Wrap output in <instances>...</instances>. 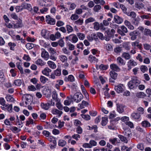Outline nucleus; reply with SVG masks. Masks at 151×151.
Wrapping results in <instances>:
<instances>
[{"label": "nucleus", "instance_id": "nucleus-7", "mask_svg": "<svg viewBox=\"0 0 151 151\" xmlns=\"http://www.w3.org/2000/svg\"><path fill=\"white\" fill-rule=\"evenodd\" d=\"M137 65V62L133 60H130L127 63V66L128 67V70H130L132 67H134Z\"/></svg>", "mask_w": 151, "mask_h": 151}, {"label": "nucleus", "instance_id": "nucleus-24", "mask_svg": "<svg viewBox=\"0 0 151 151\" xmlns=\"http://www.w3.org/2000/svg\"><path fill=\"white\" fill-rule=\"evenodd\" d=\"M64 80L66 82H73L75 80V78L73 75H71L68 76V77H65L64 78Z\"/></svg>", "mask_w": 151, "mask_h": 151}, {"label": "nucleus", "instance_id": "nucleus-43", "mask_svg": "<svg viewBox=\"0 0 151 151\" xmlns=\"http://www.w3.org/2000/svg\"><path fill=\"white\" fill-rule=\"evenodd\" d=\"M5 98L6 101H8L11 102H13L14 101V99L12 97V96L10 95H7Z\"/></svg>", "mask_w": 151, "mask_h": 151}, {"label": "nucleus", "instance_id": "nucleus-55", "mask_svg": "<svg viewBox=\"0 0 151 151\" xmlns=\"http://www.w3.org/2000/svg\"><path fill=\"white\" fill-rule=\"evenodd\" d=\"M66 144V142L65 141L61 139L59 140L58 143V145L59 146L61 147H63L65 146Z\"/></svg>", "mask_w": 151, "mask_h": 151}, {"label": "nucleus", "instance_id": "nucleus-13", "mask_svg": "<svg viewBox=\"0 0 151 151\" xmlns=\"http://www.w3.org/2000/svg\"><path fill=\"white\" fill-rule=\"evenodd\" d=\"M131 81L135 83V84L137 86L140 83V81L139 78L136 76L132 77Z\"/></svg>", "mask_w": 151, "mask_h": 151}, {"label": "nucleus", "instance_id": "nucleus-12", "mask_svg": "<svg viewBox=\"0 0 151 151\" xmlns=\"http://www.w3.org/2000/svg\"><path fill=\"white\" fill-rule=\"evenodd\" d=\"M21 6L23 9H26L30 11H32V9L31 5L27 3H24L22 4Z\"/></svg>", "mask_w": 151, "mask_h": 151}, {"label": "nucleus", "instance_id": "nucleus-21", "mask_svg": "<svg viewBox=\"0 0 151 151\" xmlns=\"http://www.w3.org/2000/svg\"><path fill=\"white\" fill-rule=\"evenodd\" d=\"M96 68L97 70L100 69L101 70H105L108 68V66L106 65L101 64L99 65H96Z\"/></svg>", "mask_w": 151, "mask_h": 151}, {"label": "nucleus", "instance_id": "nucleus-29", "mask_svg": "<svg viewBox=\"0 0 151 151\" xmlns=\"http://www.w3.org/2000/svg\"><path fill=\"white\" fill-rule=\"evenodd\" d=\"M32 97L31 95L27 94L24 95L22 97V100H32Z\"/></svg>", "mask_w": 151, "mask_h": 151}, {"label": "nucleus", "instance_id": "nucleus-16", "mask_svg": "<svg viewBox=\"0 0 151 151\" xmlns=\"http://www.w3.org/2000/svg\"><path fill=\"white\" fill-rule=\"evenodd\" d=\"M72 99L71 96L70 97H67V99L64 101V104L65 106H69L72 102Z\"/></svg>", "mask_w": 151, "mask_h": 151}, {"label": "nucleus", "instance_id": "nucleus-35", "mask_svg": "<svg viewBox=\"0 0 151 151\" xmlns=\"http://www.w3.org/2000/svg\"><path fill=\"white\" fill-rule=\"evenodd\" d=\"M110 75L111 78L114 80L116 78L117 74L113 71H111L110 72Z\"/></svg>", "mask_w": 151, "mask_h": 151}, {"label": "nucleus", "instance_id": "nucleus-49", "mask_svg": "<svg viewBox=\"0 0 151 151\" xmlns=\"http://www.w3.org/2000/svg\"><path fill=\"white\" fill-rule=\"evenodd\" d=\"M77 36L80 40H83L85 38V35L83 33H77Z\"/></svg>", "mask_w": 151, "mask_h": 151}, {"label": "nucleus", "instance_id": "nucleus-33", "mask_svg": "<svg viewBox=\"0 0 151 151\" xmlns=\"http://www.w3.org/2000/svg\"><path fill=\"white\" fill-rule=\"evenodd\" d=\"M141 124L143 127L145 128L149 127L150 126V123L146 120L142 121L141 123Z\"/></svg>", "mask_w": 151, "mask_h": 151}, {"label": "nucleus", "instance_id": "nucleus-36", "mask_svg": "<svg viewBox=\"0 0 151 151\" xmlns=\"http://www.w3.org/2000/svg\"><path fill=\"white\" fill-rule=\"evenodd\" d=\"M48 65L52 69H54L56 67V65L55 63L51 61H48Z\"/></svg>", "mask_w": 151, "mask_h": 151}, {"label": "nucleus", "instance_id": "nucleus-15", "mask_svg": "<svg viewBox=\"0 0 151 151\" xmlns=\"http://www.w3.org/2000/svg\"><path fill=\"white\" fill-rule=\"evenodd\" d=\"M89 104L88 102L84 101H83L81 104H78V106L80 109L84 108L85 106H87Z\"/></svg>", "mask_w": 151, "mask_h": 151}, {"label": "nucleus", "instance_id": "nucleus-2", "mask_svg": "<svg viewBox=\"0 0 151 151\" xmlns=\"http://www.w3.org/2000/svg\"><path fill=\"white\" fill-rule=\"evenodd\" d=\"M74 101L77 103L80 102L83 98V96L82 94L79 92H77L75 93L73 96H71Z\"/></svg>", "mask_w": 151, "mask_h": 151}, {"label": "nucleus", "instance_id": "nucleus-22", "mask_svg": "<svg viewBox=\"0 0 151 151\" xmlns=\"http://www.w3.org/2000/svg\"><path fill=\"white\" fill-rule=\"evenodd\" d=\"M116 61L117 63L120 65H123L125 64V62L124 61V60L120 57L117 58Z\"/></svg>", "mask_w": 151, "mask_h": 151}, {"label": "nucleus", "instance_id": "nucleus-42", "mask_svg": "<svg viewBox=\"0 0 151 151\" xmlns=\"http://www.w3.org/2000/svg\"><path fill=\"white\" fill-rule=\"evenodd\" d=\"M122 57L126 60H129L131 58V56L128 53L124 52L122 54Z\"/></svg>", "mask_w": 151, "mask_h": 151}, {"label": "nucleus", "instance_id": "nucleus-63", "mask_svg": "<svg viewBox=\"0 0 151 151\" xmlns=\"http://www.w3.org/2000/svg\"><path fill=\"white\" fill-rule=\"evenodd\" d=\"M93 28L96 30H98L100 29V24L98 22H95L93 23Z\"/></svg>", "mask_w": 151, "mask_h": 151}, {"label": "nucleus", "instance_id": "nucleus-57", "mask_svg": "<svg viewBox=\"0 0 151 151\" xmlns=\"http://www.w3.org/2000/svg\"><path fill=\"white\" fill-rule=\"evenodd\" d=\"M55 75L57 76H60L61 74V70L60 68H58L54 72Z\"/></svg>", "mask_w": 151, "mask_h": 151}, {"label": "nucleus", "instance_id": "nucleus-19", "mask_svg": "<svg viewBox=\"0 0 151 151\" xmlns=\"http://www.w3.org/2000/svg\"><path fill=\"white\" fill-rule=\"evenodd\" d=\"M114 19L115 22L118 24H121L123 21L122 19L118 16H115Z\"/></svg>", "mask_w": 151, "mask_h": 151}, {"label": "nucleus", "instance_id": "nucleus-38", "mask_svg": "<svg viewBox=\"0 0 151 151\" xmlns=\"http://www.w3.org/2000/svg\"><path fill=\"white\" fill-rule=\"evenodd\" d=\"M8 136H9V137H7V136H6L5 138L3 139V140L6 142H8L12 141V135L10 134L9 135H8Z\"/></svg>", "mask_w": 151, "mask_h": 151}, {"label": "nucleus", "instance_id": "nucleus-23", "mask_svg": "<svg viewBox=\"0 0 151 151\" xmlns=\"http://www.w3.org/2000/svg\"><path fill=\"white\" fill-rule=\"evenodd\" d=\"M125 25L127 27L128 29L131 30H133L134 29V27L132 25L131 23L127 20H125L124 22Z\"/></svg>", "mask_w": 151, "mask_h": 151}, {"label": "nucleus", "instance_id": "nucleus-34", "mask_svg": "<svg viewBox=\"0 0 151 151\" xmlns=\"http://www.w3.org/2000/svg\"><path fill=\"white\" fill-rule=\"evenodd\" d=\"M59 59L63 63L67 62V58L66 56L63 55H60L59 56Z\"/></svg>", "mask_w": 151, "mask_h": 151}, {"label": "nucleus", "instance_id": "nucleus-52", "mask_svg": "<svg viewBox=\"0 0 151 151\" xmlns=\"http://www.w3.org/2000/svg\"><path fill=\"white\" fill-rule=\"evenodd\" d=\"M22 101H23V105L25 107H27L28 106L30 105L32 102V100H22Z\"/></svg>", "mask_w": 151, "mask_h": 151}, {"label": "nucleus", "instance_id": "nucleus-14", "mask_svg": "<svg viewBox=\"0 0 151 151\" xmlns=\"http://www.w3.org/2000/svg\"><path fill=\"white\" fill-rule=\"evenodd\" d=\"M117 110L119 113H122L124 111V106L122 104H116Z\"/></svg>", "mask_w": 151, "mask_h": 151}, {"label": "nucleus", "instance_id": "nucleus-20", "mask_svg": "<svg viewBox=\"0 0 151 151\" xmlns=\"http://www.w3.org/2000/svg\"><path fill=\"white\" fill-rule=\"evenodd\" d=\"M55 23V19L51 18L50 15H48V24L51 25H54Z\"/></svg>", "mask_w": 151, "mask_h": 151}, {"label": "nucleus", "instance_id": "nucleus-30", "mask_svg": "<svg viewBox=\"0 0 151 151\" xmlns=\"http://www.w3.org/2000/svg\"><path fill=\"white\" fill-rule=\"evenodd\" d=\"M128 85L130 89L135 88L137 86V85L135 84V83L131 81L128 83Z\"/></svg>", "mask_w": 151, "mask_h": 151}, {"label": "nucleus", "instance_id": "nucleus-40", "mask_svg": "<svg viewBox=\"0 0 151 151\" xmlns=\"http://www.w3.org/2000/svg\"><path fill=\"white\" fill-rule=\"evenodd\" d=\"M36 64L37 65L42 66L45 65L46 63L40 59H38L36 62Z\"/></svg>", "mask_w": 151, "mask_h": 151}, {"label": "nucleus", "instance_id": "nucleus-60", "mask_svg": "<svg viewBox=\"0 0 151 151\" xmlns=\"http://www.w3.org/2000/svg\"><path fill=\"white\" fill-rule=\"evenodd\" d=\"M68 4L69 5V9L70 10L74 9L76 7V5L74 3H69Z\"/></svg>", "mask_w": 151, "mask_h": 151}, {"label": "nucleus", "instance_id": "nucleus-58", "mask_svg": "<svg viewBox=\"0 0 151 151\" xmlns=\"http://www.w3.org/2000/svg\"><path fill=\"white\" fill-rule=\"evenodd\" d=\"M47 78L43 76H41L40 78V82L43 84L45 83L47 81Z\"/></svg>", "mask_w": 151, "mask_h": 151}, {"label": "nucleus", "instance_id": "nucleus-50", "mask_svg": "<svg viewBox=\"0 0 151 151\" xmlns=\"http://www.w3.org/2000/svg\"><path fill=\"white\" fill-rule=\"evenodd\" d=\"M4 25L9 29H14V23H5L4 24Z\"/></svg>", "mask_w": 151, "mask_h": 151}, {"label": "nucleus", "instance_id": "nucleus-9", "mask_svg": "<svg viewBox=\"0 0 151 151\" xmlns=\"http://www.w3.org/2000/svg\"><path fill=\"white\" fill-rule=\"evenodd\" d=\"M88 59L90 63H97L99 60L98 59L91 55H89Z\"/></svg>", "mask_w": 151, "mask_h": 151}, {"label": "nucleus", "instance_id": "nucleus-25", "mask_svg": "<svg viewBox=\"0 0 151 151\" xmlns=\"http://www.w3.org/2000/svg\"><path fill=\"white\" fill-rule=\"evenodd\" d=\"M14 29L22 27L23 26V24L22 23V21L20 19L18 20L17 23L14 24Z\"/></svg>", "mask_w": 151, "mask_h": 151}, {"label": "nucleus", "instance_id": "nucleus-61", "mask_svg": "<svg viewBox=\"0 0 151 151\" xmlns=\"http://www.w3.org/2000/svg\"><path fill=\"white\" fill-rule=\"evenodd\" d=\"M8 45L10 47V49L11 50H14V47L16 45L14 43L10 42L9 43Z\"/></svg>", "mask_w": 151, "mask_h": 151}, {"label": "nucleus", "instance_id": "nucleus-32", "mask_svg": "<svg viewBox=\"0 0 151 151\" xmlns=\"http://www.w3.org/2000/svg\"><path fill=\"white\" fill-rule=\"evenodd\" d=\"M131 116L132 118L135 119H137L140 118V115L137 113L134 112L132 114Z\"/></svg>", "mask_w": 151, "mask_h": 151}, {"label": "nucleus", "instance_id": "nucleus-39", "mask_svg": "<svg viewBox=\"0 0 151 151\" xmlns=\"http://www.w3.org/2000/svg\"><path fill=\"white\" fill-rule=\"evenodd\" d=\"M10 130L14 133H17L19 132L20 129L16 127L12 126L11 127Z\"/></svg>", "mask_w": 151, "mask_h": 151}, {"label": "nucleus", "instance_id": "nucleus-31", "mask_svg": "<svg viewBox=\"0 0 151 151\" xmlns=\"http://www.w3.org/2000/svg\"><path fill=\"white\" fill-rule=\"evenodd\" d=\"M42 51L41 56L42 58L45 59H46L47 58V52L43 48H42L41 49Z\"/></svg>", "mask_w": 151, "mask_h": 151}, {"label": "nucleus", "instance_id": "nucleus-8", "mask_svg": "<svg viewBox=\"0 0 151 151\" xmlns=\"http://www.w3.org/2000/svg\"><path fill=\"white\" fill-rule=\"evenodd\" d=\"M123 129L124 130L123 133L125 136L129 137L132 136V133L130 129H129L127 128L124 126L123 127Z\"/></svg>", "mask_w": 151, "mask_h": 151}, {"label": "nucleus", "instance_id": "nucleus-3", "mask_svg": "<svg viewBox=\"0 0 151 151\" xmlns=\"http://www.w3.org/2000/svg\"><path fill=\"white\" fill-rule=\"evenodd\" d=\"M65 39L66 40H68L74 43H76L78 40L77 36L74 34H71L65 37Z\"/></svg>", "mask_w": 151, "mask_h": 151}, {"label": "nucleus", "instance_id": "nucleus-28", "mask_svg": "<svg viewBox=\"0 0 151 151\" xmlns=\"http://www.w3.org/2000/svg\"><path fill=\"white\" fill-rule=\"evenodd\" d=\"M22 63L20 62H17L16 63L17 68L19 70L20 73L21 74H23L24 73L23 69L21 66Z\"/></svg>", "mask_w": 151, "mask_h": 151}, {"label": "nucleus", "instance_id": "nucleus-17", "mask_svg": "<svg viewBox=\"0 0 151 151\" xmlns=\"http://www.w3.org/2000/svg\"><path fill=\"white\" fill-rule=\"evenodd\" d=\"M56 102V106L57 108L60 110H62L63 109V106L60 102V99H58L55 101Z\"/></svg>", "mask_w": 151, "mask_h": 151}, {"label": "nucleus", "instance_id": "nucleus-5", "mask_svg": "<svg viewBox=\"0 0 151 151\" xmlns=\"http://www.w3.org/2000/svg\"><path fill=\"white\" fill-rule=\"evenodd\" d=\"M120 28L117 29V32L122 36H124L125 35V33L128 32L127 28L125 26L123 25L120 27Z\"/></svg>", "mask_w": 151, "mask_h": 151}, {"label": "nucleus", "instance_id": "nucleus-56", "mask_svg": "<svg viewBox=\"0 0 151 151\" xmlns=\"http://www.w3.org/2000/svg\"><path fill=\"white\" fill-rule=\"evenodd\" d=\"M101 9V7L100 5H96L93 8V10L95 12H98Z\"/></svg>", "mask_w": 151, "mask_h": 151}, {"label": "nucleus", "instance_id": "nucleus-6", "mask_svg": "<svg viewBox=\"0 0 151 151\" xmlns=\"http://www.w3.org/2000/svg\"><path fill=\"white\" fill-rule=\"evenodd\" d=\"M52 113L55 115H56V116L60 117L63 114V112L59 109H58L56 108H54L51 110Z\"/></svg>", "mask_w": 151, "mask_h": 151}, {"label": "nucleus", "instance_id": "nucleus-62", "mask_svg": "<svg viewBox=\"0 0 151 151\" xmlns=\"http://www.w3.org/2000/svg\"><path fill=\"white\" fill-rule=\"evenodd\" d=\"M35 46V45L32 43H28L25 45L27 48L30 50L33 48Z\"/></svg>", "mask_w": 151, "mask_h": 151}, {"label": "nucleus", "instance_id": "nucleus-41", "mask_svg": "<svg viewBox=\"0 0 151 151\" xmlns=\"http://www.w3.org/2000/svg\"><path fill=\"white\" fill-rule=\"evenodd\" d=\"M79 18V16L76 13L72 14L70 18L71 20L73 21H75L77 20Z\"/></svg>", "mask_w": 151, "mask_h": 151}, {"label": "nucleus", "instance_id": "nucleus-37", "mask_svg": "<svg viewBox=\"0 0 151 151\" xmlns=\"http://www.w3.org/2000/svg\"><path fill=\"white\" fill-rule=\"evenodd\" d=\"M81 87L83 93L84 94L86 98L88 99H89L88 94L86 92L85 87L83 85H81Z\"/></svg>", "mask_w": 151, "mask_h": 151}, {"label": "nucleus", "instance_id": "nucleus-64", "mask_svg": "<svg viewBox=\"0 0 151 151\" xmlns=\"http://www.w3.org/2000/svg\"><path fill=\"white\" fill-rule=\"evenodd\" d=\"M66 27L68 32L69 33L72 32L73 30V28L69 25H67Z\"/></svg>", "mask_w": 151, "mask_h": 151}, {"label": "nucleus", "instance_id": "nucleus-44", "mask_svg": "<svg viewBox=\"0 0 151 151\" xmlns=\"http://www.w3.org/2000/svg\"><path fill=\"white\" fill-rule=\"evenodd\" d=\"M62 52L64 54L68 55H69L71 53L65 47H64L62 48Z\"/></svg>", "mask_w": 151, "mask_h": 151}, {"label": "nucleus", "instance_id": "nucleus-53", "mask_svg": "<svg viewBox=\"0 0 151 151\" xmlns=\"http://www.w3.org/2000/svg\"><path fill=\"white\" fill-rule=\"evenodd\" d=\"M95 21V19L92 17H90L86 20L85 23L86 24L88 23L92 22Z\"/></svg>", "mask_w": 151, "mask_h": 151}, {"label": "nucleus", "instance_id": "nucleus-11", "mask_svg": "<svg viewBox=\"0 0 151 151\" xmlns=\"http://www.w3.org/2000/svg\"><path fill=\"white\" fill-rule=\"evenodd\" d=\"M110 68L112 71L116 72H119L120 70V69L116 64H112L110 65Z\"/></svg>", "mask_w": 151, "mask_h": 151}, {"label": "nucleus", "instance_id": "nucleus-51", "mask_svg": "<svg viewBox=\"0 0 151 151\" xmlns=\"http://www.w3.org/2000/svg\"><path fill=\"white\" fill-rule=\"evenodd\" d=\"M108 122V119L107 117H103L102 118V120L101 122L102 126H105Z\"/></svg>", "mask_w": 151, "mask_h": 151}, {"label": "nucleus", "instance_id": "nucleus-46", "mask_svg": "<svg viewBox=\"0 0 151 151\" xmlns=\"http://www.w3.org/2000/svg\"><path fill=\"white\" fill-rule=\"evenodd\" d=\"M103 90H104V95L106 97H107L108 98H109L110 97V95L108 93V91L109 90V88H106V89L105 88H103Z\"/></svg>", "mask_w": 151, "mask_h": 151}, {"label": "nucleus", "instance_id": "nucleus-27", "mask_svg": "<svg viewBox=\"0 0 151 151\" xmlns=\"http://www.w3.org/2000/svg\"><path fill=\"white\" fill-rule=\"evenodd\" d=\"M50 134V133L48 132V140L51 143H57L56 140L55 138L52 136L48 137V135Z\"/></svg>", "mask_w": 151, "mask_h": 151}, {"label": "nucleus", "instance_id": "nucleus-45", "mask_svg": "<svg viewBox=\"0 0 151 151\" xmlns=\"http://www.w3.org/2000/svg\"><path fill=\"white\" fill-rule=\"evenodd\" d=\"M118 136L122 141L126 143L128 142L127 139L123 136L121 135H119Z\"/></svg>", "mask_w": 151, "mask_h": 151}, {"label": "nucleus", "instance_id": "nucleus-59", "mask_svg": "<svg viewBox=\"0 0 151 151\" xmlns=\"http://www.w3.org/2000/svg\"><path fill=\"white\" fill-rule=\"evenodd\" d=\"M22 83V81L20 79H17L15 80L14 82V83L15 85L17 86H20Z\"/></svg>", "mask_w": 151, "mask_h": 151}, {"label": "nucleus", "instance_id": "nucleus-54", "mask_svg": "<svg viewBox=\"0 0 151 151\" xmlns=\"http://www.w3.org/2000/svg\"><path fill=\"white\" fill-rule=\"evenodd\" d=\"M67 45L70 50L72 51L74 49L75 46L73 44L70 42H68L67 43Z\"/></svg>", "mask_w": 151, "mask_h": 151}, {"label": "nucleus", "instance_id": "nucleus-4", "mask_svg": "<svg viewBox=\"0 0 151 151\" xmlns=\"http://www.w3.org/2000/svg\"><path fill=\"white\" fill-rule=\"evenodd\" d=\"M125 87L122 84H119L114 87L115 91L118 93H122L125 90Z\"/></svg>", "mask_w": 151, "mask_h": 151}, {"label": "nucleus", "instance_id": "nucleus-26", "mask_svg": "<svg viewBox=\"0 0 151 151\" xmlns=\"http://www.w3.org/2000/svg\"><path fill=\"white\" fill-rule=\"evenodd\" d=\"M57 83L55 85V88L58 90L60 89V86L62 85L63 83V81L61 80H59L56 81Z\"/></svg>", "mask_w": 151, "mask_h": 151}, {"label": "nucleus", "instance_id": "nucleus-48", "mask_svg": "<svg viewBox=\"0 0 151 151\" xmlns=\"http://www.w3.org/2000/svg\"><path fill=\"white\" fill-rule=\"evenodd\" d=\"M133 147V146H131L129 147H128L126 146H124L122 147L121 150L122 151H131Z\"/></svg>", "mask_w": 151, "mask_h": 151}, {"label": "nucleus", "instance_id": "nucleus-10", "mask_svg": "<svg viewBox=\"0 0 151 151\" xmlns=\"http://www.w3.org/2000/svg\"><path fill=\"white\" fill-rule=\"evenodd\" d=\"M139 35V33L136 31L130 32L129 35L131 36V39L132 40H134L137 38V37Z\"/></svg>", "mask_w": 151, "mask_h": 151}, {"label": "nucleus", "instance_id": "nucleus-47", "mask_svg": "<svg viewBox=\"0 0 151 151\" xmlns=\"http://www.w3.org/2000/svg\"><path fill=\"white\" fill-rule=\"evenodd\" d=\"M91 52L92 53L93 55H96V57H98L99 56V55H96L98 54H99L100 53V51H99L96 49H91Z\"/></svg>", "mask_w": 151, "mask_h": 151}, {"label": "nucleus", "instance_id": "nucleus-18", "mask_svg": "<svg viewBox=\"0 0 151 151\" xmlns=\"http://www.w3.org/2000/svg\"><path fill=\"white\" fill-rule=\"evenodd\" d=\"M131 45L133 47V48L136 49V47L139 49L141 48V44L139 43L138 41H136L131 43Z\"/></svg>", "mask_w": 151, "mask_h": 151}, {"label": "nucleus", "instance_id": "nucleus-1", "mask_svg": "<svg viewBox=\"0 0 151 151\" xmlns=\"http://www.w3.org/2000/svg\"><path fill=\"white\" fill-rule=\"evenodd\" d=\"M49 91L48 95V97H50L51 95H52V99L53 100L51 99L50 101H49V102L48 103V105L54 106L55 105V102L54 101H56L58 99H59L57 98L58 94L56 92L55 90H53L51 91L50 90L48 89Z\"/></svg>", "mask_w": 151, "mask_h": 151}]
</instances>
